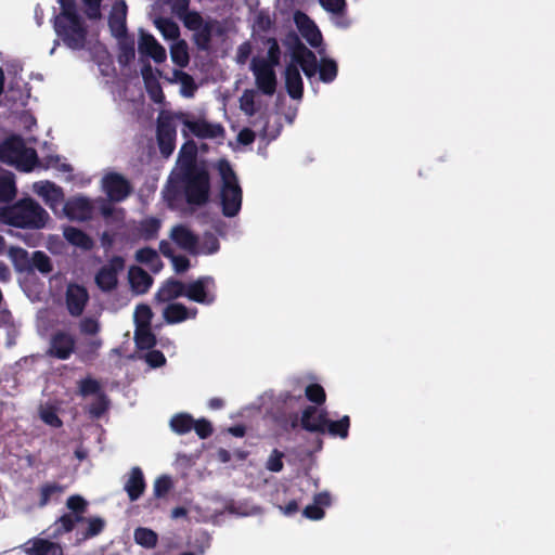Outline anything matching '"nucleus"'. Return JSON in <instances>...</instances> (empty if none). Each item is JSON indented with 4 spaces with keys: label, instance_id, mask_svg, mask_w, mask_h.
<instances>
[{
    "label": "nucleus",
    "instance_id": "393cba45",
    "mask_svg": "<svg viewBox=\"0 0 555 555\" xmlns=\"http://www.w3.org/2000/svg\"><path fill=\"white\" fill-rule=\"evenodd\" d=\"M129 500L137 501L145 490V480L140 467H132L124 486Z\"/></svg>",
    "mask_w": 555,
    "mask_h": 555
},
{
    "label": "nucleus",
    "instance_id": "e2e57ef3",
    "mask_svg": "<svg viewBox=\"0 0 555 555\" xmlns=\"http://www.w3.org/2000/svg\"><path fill=\"white\" fill-rule=\"evenodd\" d=\"M144 359L151 367L162 366L166 362L165 356L157 350L146 352Z\"/></svg>",
    "mask_w": 555,
    "mask_h": 555
},
{
    "label": "nucleus",
    "instance_id": "0e129e2a",
    "mask_svg": "<svg viewBox=\"0 0 555 555\" xmlns=\"http://www.w3.org/2000/svg\"><path fill=\"white\" fill-rule=\"evenodd\" d=\"M80 330L83 334L87 335H94L100 330V324L96 319L94 318H85L80 322Z\"/></svg>",
    "mask_w": 555,
    "mask_h": 555
},
{
    "label": "nucleus",
    "instance_id": "b1692460",
    "mask_svg": "<svg viewBox=\"0 0 555 555\" xmlns=\"http://www.w3.org/2000/svg\"><path fill=\"white\" fill-rule=\"evenodd\" d=\"M158 75H160V73L155 72L151 65H146L142 68V78L150 98L155 103L160 104L164 102L165 95L158 82Z\"/></svg>",
    "mask_w": 555,
    "mask_h": 555
},
{
    "label": "nucleus",
    "instance_id": "4468645a",
    "mask_svg": "<svg viewBox=\"0 0 555 555\" xmlns=\"http://www.w3.org/2000/svg\"><path fill=\"white\" fill-rule=\"evenodd\" d=\"M125 267L121 257H114L107 264L103 266L95 275L98 287L105 292H112L118 283V272Z\"/></svg>",
    "mask_w": 555,
    "mask_h": 555
},
{
    "label": "nucleus",
    "instance_id": "774afa93",
    "mask_svg": "<svg viewBox=\"0 0 555 555\" xmlns=\"http://www.w3.org/2000/svg\"><path fill=\"white\" fill-rule=\"evenodd\" d=\"M193 429H195L196 434L202 439L207 438L211 434V425L206 420L194 422Z\"/></svg>",
    "mask_w": 555,
    "mask_h": 555
},
{
    "label": "nucleus",
    "instance_id": "ddd939ff",
    "mask_svg": "<svg viewBox=\"0 0 555 555\" xmlns=\"http://www.w3.org/2000/svg\"><path fill=\"white\" fill-rule=\"evenodd\" d=\"M64 215L72 221L83 222L92 218L94 212L93 202L83 195L68 198L63 206Z\"/></svg>",
    "mask_w": 555,
    "mask_h": 555
},
{
    "label": "nucleus",
    "instance_id": "20e7f679",
    "mask_svg": "<svg viewBox=\"0 0 555 555\" xmlns=\"http://www.w3.org/2000/svg\"><path fill=\"white\" fill-rule=\"evenodd\" d=\"M61 12L54 18L59 38L72 50H81L87 44V28L77 13L73 0H59Z\"/></svg>",
    "mask_w": 555,
    "mask_h": 555
},
{
    "label": "nucleus",
    "instance_id": "6ab92c4d",
    "mask_svg": "<svg viewBox=\"0 0 555 555\" xmlns=\"http://www.w3.org/2000/svg\"><path fill=\"white\" fill-rule=\"evenodd\" d=\"M127 4L125 0H115L108 15V27L112 36H120L127 31Z\"/></svg>",
    "mask_w": 555,
    "mask_h": 555
},
{
    "label": "nucleus",
    "instance_id": "6e6d98bb",
    "mask_svg": "<svg viewBox=\"0 0 555 555\" xmlns=\"http://www.w3.org/2000/svg\"><path fill=\"white\" fill-rule=\"evenodd\" d=\"M284 453L273 450L266 462V468L272 473H279L283 469Z\"/></svg>",
    "mask_w": 555,
    "mask_h": 555
},
{
    "label": "nucleus",
    "instance_id": "a19ab883",
    "mask_svg": "<svg viewBox=\"0 0 555 555\" xmlns=\"http://www.w3.org/2000/svg\"><path fill=\"white\" fill-rule=\"evenodd\" d=\"M155 26L166 40H172L173 42L179 40L180 29L177 23L169 18H157L155 20Z\"/></svg>",
    "mask_w": 555,
    "mask_h": 555
},
{
    "label": "nucleus",
    "instance_id": "39448f33",
    "mask_svg": "<svg viewBox=\"0 0 555 555\" xmlns=\"http://www.w3.org/2000/svg\"><path fill=\"white\" fill-rule=\"evenodd\" d=\"M216 168L220 176V205L222 214L232 218L235 217L242 207L243 192L236 173L225 159H219Z\"/></svg>",
    "mask_w": 555,
    "mask_h": 555
},
{
    "label": "nucleus",
    "instance_id": "79ce46f5",
    "mask_svg": "<svg viewBox=\"0 0 555 555\" xmlns=\"http://www.w3.org/2000/svg\"><path fill=\"white\" fill-rule=\"evenodd\" d=\"M219 241L212 233H206L202 238L198 237L195 255H212L219 250Z\"/></svg>",
    "mask_w": 555,
    "mask_h": 555
},
{
    "label": "nucleus",
    "instance_id": "c756f323",
    "mask_svg": "<svg viewBox=\"0 0 555 555\" xmlns=\"http://www.w3.org/2000/svg\"><path fill=\"white\" fill-rule=\"evenodd\" d=\"M259 91L246 89L240 96V109L247 116H254L260 108Z\"/></svg>",
    "mask_w": 555,
    "mask_h": 555
},
{
    "label": "nucleus",
    "instance_id": "423d86ee",
    "mask_svg": "<svg viewBox=\"0 0 555 555\" xmlns=\"http://www.w3.org/2000/svg\"><path fill=\"white\" fill-rule=\"evenodd\" d=\"M0 160L28 172L37 164V153L33 147H27L18 137H12L0 144Z\"/></svg>",
    "mask_w": 555,
    "mask_h": 555
},
{
    "label": "nucleus",
    "instance_id": "f8f14e48",
    "mask_svg": "<svg viewBox=\"0 0 555 555\" xmlns=\"http://www.w3.org/2000/svg\"><path fill=\"white\" fill-rule=\"evenodd\" d=\"M294 22L301 37L317 50L319 55H323L325 46L323 44L322 34L314 22L300 11L294 14Z\"/></svg>",
    "mask_w": 555,
    "mask_h": 555
},
{
    "label": "nucleus",
    "instance_id": "4be33fe9",
    "mask_svg": "<svg viewBox=\"0 0 555 555\" xmlns=\"http://www.w3.org/2000/svg\"><path fill=\"white\" fill-rule=\"evenodd\" d=\"M165 79L170 83L179 85V93L185 99L194 98L198 89L194 78L181 69H173L169 76H165Z\"/></svg>",
    "mask_w": 555,
    "mask_h": 555
},
{
    "label": "nucleus",
    "instance_id": "e433bc0d",
    "mask_svg": "<svg viewBox=\"0 0 555 555\" xmlns=\"http://www.w3.org/2000/svg\"><path fill=\"white\" fill-rule=\"evenodd\" d=\"M350 426V418L344 415L338 421H331L326 418L325 433H328L333 437H340L346 439L348 437Z\"/></svg>",
    "mask_w": 555,
    "mask_h": 555
},
{
    "label": "nucleus",
    "instance_id": "338daca9",
    "mask_svg": "<svg viewBox=\"0 0 555 555\" xmlns=\"http://www.w3.org/2000/svg\"><path fill=\"white\" fill-rule=\"evenodd\" d=\"M66 505L69 509H72L75 513H82L85 511L87 502L80 495H72L68 498Z\"/></svg>",
    "mask_w": 555,
    "mask_h": 555
},
{
    "label": "nucleus",
    "instance_id": "0eeeda50",
    "mask_svg": "<svg viewBox=\"0 0 555 555\" xmlns=\"http://www.w3.org/2000/svg\"><path fill=\"white\" fill-rule=\"evenodd\" d=\"M177 121L183 125L182 134L188 137L189 133L199 139H219L223 137L224 129L220 124L209 122L203 117H194L190 113H175Z\"/></svg>",
    "mask_w": 555,
    "mask_h": 555
},
{
    "label": "nucleus",
    "instance_id": "37998d69",
    "mask_svg": "<svg viewBox=\"0 0 555 555\" xmlns=\"http://www.w3.org/2000/svg\"><path fill=\"white\" fill-rule=\"evenodd\" d=\"M279 402L282 403L283 411L287 413L294 409L301 408V405L305 402V399L302 397L301 391L294 393L285 391L280 393Z\"/></svg>",
    "mask_w": 555,
    "mask_h": 555
},
{
    "label": "nucleus",
    "instance_id": "4c0bfd02",
    "mask_svg": "<svg viewBox=\"0 0 555 555\" xmlns=\"http://www.w3.org/2000/svg\"><path fill=\"white\" fill-rule=\"evenodd\" d=\"M16 194L14 175L12 172L0 173V202H9Z\"/></svg>",
    "mask_w": 555,
    "mask_h": 555
},
{
    "label": "nucleus",
    "instance_id": "f257e3e1",
    "mask_svg": "<svg viewBox=\"0 0 555 555\" xmlns=\"http://www.w3.org/2000/svg\"><path fill=\"white\" fill-rule=\"evenodd\" d=\"M196 147L184 144L178 157V169L163 190L164 201L170 209L182 210L185 204L202 205L209 196V177L194 166Z\"/></svg>",
    "mask_w": 555,
    "mask_h": 555
},
{
    "label": "nucleus",
    "instance_id": "72a5a7b5",
    "mask_svg": "<svg viewBox=\"0 0 555 555\" xmlns=\"http://www.w3.org/2000/svg\"><path fill=\"white\" fill-rule=\"evenodd\" d=\"M135 259L137 261L147 266L154 273L159 272L163 268L158 253L149 247L139 249L135 253Z\"/></svg>",
    "mask_w": 555,
    "mask_h": 555
},
{
    "label": "nucleus",
    "instance_id": "5fc2aeb1",
    "mask_svg": "<svg viewBox=\"0 0 555 555\" xmlns=\"http://www.w3.org/2000/svg\"><path fill=\"white\" fill-rule=\"evenodd\" d=\"M306 397L314 403L321 404L325 401V391L322 386L311 384L305 389Z\"/></svg>",
    "mask_w": 555,
    "mask_h": 555
},
{
    "label": "nucleus",
    "instance_id": "473e14b6",
    "mask_svg": "<svg viewBox=\"0 0 555 555\" xmlns=\"http://www.w3.org/2000/svg\"><path fill=\"white\" fill-rule=\"evenodd\" d=\"M64 237L74 246L85 250L91 249L93 241L81 230L74 227H66L64 229Z\"/></svg>",
    "mask_w": 555,
    "mask_h": 555
},
{
    "label": "nucleus",
    "instance_id": "f03ea898",
    "mask_svg": "<svg viewBox=\"0 0 555 555\" xmlns=\"http://www.w3.org/2000/svg\"><path fill=\"white\" fill-rule=\"evenodd\" d=\"M295 46L291 52V62L286 65L285 87L288 95L294 100H300L304 92V81L300 69L308 78H312L318 72V59L314 52L302 44L297 37H288Z\"/></svg>",
    "mask_w": 555,
    "mask_h": 555
},
{
    "label": "nucleus",
    "instance_id": "69168bd1",
    "mask_svg": "<svg viewBox=\"0 0 555 555\" xmlns=\"http://www.w3.org/2000/svg\"><path fill=\"white\" fill-rule=\"evenodd\" d=\"M321 5L328 12L339 14L345 10V0H320Z\"/></svg>",
    "mask_w": 555,
    "mask_h": 555
},
{
    "label": "nucleus",
    "instance_id": "13d9d810",
    "mask_svg": "<svg viewBox=\"0 0 555 555\" xmlns=\"http://www.w3.org/2000/svg\"><path fill=\"white\" fill-rule=\"evenodd\" d=\"M107 409V400L104 395H98L90 405L89 412L94 417H100Z\"/></svg>",
    "mask_w": 555,
    "mask_h": 555
},
{
    "label": "nucleus",
    "instance_id": "bf43d9fd",
    "mask_svg": "<svg viewBox=\"0 0 555 555\" xmlns=\"http://www.w3.org/2000/svg\"><path fill=\"white\" fill-rule=\"evenodd\" d=\"M79 389L82 396L95 395V397L100 393V385L96 380L87 378L80 382Z\"/></svg>",
    "mask_w": 555,
    "mask_h": 555
},
{
    "label": "nucleus",
    "instance_id": "5701e85b",
    "mask_svg": "<svg viewBox=\"0 0 555 555\" xmlns=\"http://www.w3.org/2000/svg\"><path fill=\"white\" fill-rule=\"evenodd\" d=\"M170 238L182 249L195 255L198 237L185 225L179 224L171 229Z\"/></svg>",
    "mask_w": 555,
    "mask_h": 555
},
{
    "label": "nucleus",
    "instance_id": "c9c22d12",
    "mask_svg": "<svg viewBox=\"0 0 555 555\" xmlns=\"http://www.w3.org/2000/svg\"><path fill=\"white\" fill-rule=\"evenodd\" d=\"M170 57L180 68H184L189 65V48L184 40H177L170 46Z\"/></svg>",
    "mask_w": 555,
    "mask_h": 555
},
{
    "label": "nucleus",
    "instance_id": "a211bd4d",
    "mask_svg": "<svg viewBox=\"0 0 555 555\" xmlns=\"http://www.w3.org/2000/svg\"><path fill=\"white\" fill-rule=\"evenodd\" d=\"M34 192L40 196L44 203L53 210L55 211L56 208L63 203L64 201V193L63 190L57 186L56 184L50 182V181H39L34 183L33 185Z\"/></svg>",
    "mask_w": 555,
    "mask_h": 555
},
{
    "label": "nucleus",
    "instance_id": "dca6fc26",
    "mask_svg": "<svg viewBox=\"0 0 555 555\" xmlns=\"http://www.w3.org/2000/svg\"><path fill=\"white\" fill-rule=\"evenodd\" d=\"M88 301L89 293L85 286L76 283L68 284L65 293V302L70 315H81Z\"/></svg>",
    "mask_w": 555,
    "mask_h": 555
},
{
    "label": "nucleus",
    "instance_id": "412c9836",
    "mask_svg": "<svg viewBox=\"0 0 555 555\" xmlns=\"http://www.w3.org/2000/svg\"><path fill=\"white\" fill-rule=\"evenodd\" d=\"M75 348V340L70 334L59 332L51 338L49 352L51 356L65 360L69 358Z\"/></svg>",
    "mask_w": 555,
    "mask_h": 555
},
{
    "label": "nucleus",
    "instance_id": "58836bf2",
    "mask_svg": "<svg viewBox=\"0 0 555 555\" xmlns=\"http://www.w3.org/2000/svg\"><path fill=\"white\" fill-rule=\"evenodd\" d=\"M159 248L163 255L171 260L172 267L177 273H182L189 269L190 260L185 256H175L169 243L162 242Z\"/></svg>",
    "mask_w": 555,
    "mask_h": 555
},
{
    "label": "nucleus",
    "instance_id": "7c9ffc66",
    "mask_svg": "<svg viewBox=\"0 0 555 555\" xmlns=\"http://www.w3.org/2000/svg\"><path fill=\"white\" fill-rule=\"evenodd\" d=\"M180 20H182L185 27L196 31L198 36L203 37L205 40H208L209 28L197 12L189 11L182 15Z\"/></svg>",
    "mask_w": 555,
    "mask_h": 555
},
{
    "label": "nucleus",
    "instance_id": "9b49d317",
    "mask_svg": "<svg viewBox=\"0 0 555 555\" xmlns=\"http://www.w3.org/2000/svg\"><path fill=\"white\" fill-rule=\"evenodd\" d=\"M185 297L198 304L211 305L216 300L215 279L205 275L185 284Z\"/></svg>",
    "mask_w": 555,
    "mask_h": 555
},
{
    "label": "nucleus",
    "instance_id": "de8ad7c7",
    "mask_svg": "<svg viewBox=\"0 0 555 555\" xmlns=\"http://www.w3.org/2000/svg\"><path fill=\"white\" fill-rule=\"evenodd\" d=\"M268 51L266 56H255L253 60H263L271 66H279L281 62V50L275 39H269L267 41Z\"/></svg>",
    "mask_w": 555,
    "mask_h": 555
},
{
    "label": "nucleus",
    "instance_id": "2f4dec72",
    "mask_svg": "<svg viewBox=\"0 0 555 555\" xmlns=\"http://www.w3.org/2000/svg\"><path fill=\"white\" fill-rule=\"evenodd\" d=\"M337 63L335 60L323 55H320V62L318 61L319 78L324 83H330L337 77Z\"/></svg>",
    "mask_w": 555,
    "mask_h": 555
},
{
    "label": "nucleus",
    "instance_id": "1a4fd4ad",
    "mask_svg": "<svg viewBox=\"0 0 555 555\" xmlns=\"http://www.w3.org/2000/svg\"><path fill=\"white\" fill-rule=\"evenodd\" d=\"M288 426L295 429L300 424L301 427L311 433H325L326 415L315 406L308 405L304 409L301 417L297 413H291Z\"/></svg>",
    "mask_w": 555,
    "mask_h": 555
},
{
    "label": "nucleus",
    "instance_id": "052dcab7",
    "mask_svg": "<svg viewBox=\"0 0 555 555\" xmlns=\"http://www.w3.org/2000/svg\"><path fill=\"white\" fill-rule=\"evenodd\" d=\"M302 515L311 520H321L324 518L325 512L312 502V504H309L304 508Z\"/></svg>",
    "mask_w": 555,
    "mask_h": 555
},
{
    "label": "nucleus",
    "instance_id": "ea45409f",
    "mask_svg": "<svg viewBox=\"0 0 555 555\" xmlns=\"http://www.w3.org/2000/svg\"><path fill=\"white\" fill-rule=\"evenodd\" d=\"M170 428L178 435H184L193 429L194 420L188 413H178L170 420Z\"/></svg>",
    "mask_w": 555,
    "mask_h": 555
},
{
    "label": "nucleus",
    "instance_id": "680f3d73",
    "mask_svg": "<svg viewBox=\"0 0 555 555\" xmlns=\"http://www.w3.org/2000/svg\"><path fill=\"white\" fill-rule=\"evenodd\" d=\"M40 416L46 424L52 427H60L62 425V422L56 415L55 411L50 408L41 409Z\"/></svg>",
    "mask_w": 555,
    "mask_h": 555
},
{
    "label": "nucleus",
    "instance_id": "2eb2a0df",
    "mask_svg": "<svg viewBox=\"0 0 555 555\" xmlns=\"http://www.w3.org/2000/svg\"><path fill=\"white\" fill-rule=\"evenodd\" d=\"M102 188L113 202L124 201L131 192L129 182L121 175L115 172L103 177Z\"/></svg>",
    "mask_w": 555,
    "mask_h": 555
},
{
    "label": "nucleus",
    "instance_id": "9d476101",
    "mask_svg": "<svg viewBox=\"0 0 555 555\" xmlns=\"http://www.w3.org/2000/svg\"><path fill=\"white\" fill-rule=\"evenodd\" d=\"M175 114L162 113L157 120V141L163 156L169 157L176 145Z\"/></svg>",
    "mask_w": 555,
    "mask_h": 555
},
{
    "label": "nucleus",
    "instance_id": "603ef678",
    "mask_svg": "<svg viewBox=\"0 0 555 555\" xmlns=\"http://www.w3.org/2000/svg\"><path fill=\"white\" fill-rule=\"evenodd\" d=\"M160 228V221L157 218H146L141 222L140 231L146 238L154 237Z\"/></svg>",
    "mask_w": 555,
    "mask_h": 555
},
{
    "label": "nucleus",
    "instance_id": "864d4df0",
    "mask_svg": "<svg viewBox=\"0 0 555 555\" xmlns=\"http://www.w3.org/2000/svg\"><path fill=\"white\" fill-rule=\"evenodd\" d=\"M87 530L83 533V539L92 538L102 532L105 527V521L101 517H90L87 519Z\"/></svg>",
    "mask_w": 555,
    "mask_h": 555
},
{
    "label": "nucleus",
    "instance_id": "f3484780",
    "mask_svg": "<svg viewBox=\"0 0 555 555\" xmlns=\"http://www.w3.org/2000/svg\"><path fill=\"white\" fill-rule=\"evenodd\" d=\"M138 50L141 55L151 57L155 63H163L167 59L165 48L155 39L154 36L140 30Z\"/></svg>",
    "mask_w": 555,
    "mask_h": 555
},
{
    "label": "nucleus",
    "instance_id": "3c124183",
    "mask_svg": "<svg viewBox=\"0 0 555 555\" xmlns=\"http://www.w3.org/2000/svg\"><path fill=\"white\" fill-rule=\"evenodd\" d=\"M31 270L37 269L41 273L51 271V263L49 257L42 251H35L30 257Z\"/></svg>",
    "mask_w": 555,
    "mask_h": 555
},
{
    "label": "nucleus",
    "instance_id": "8fccbe9b",
    "mask_svg": "<svg viewBox=\"0 0 555 555\" xmlns=\"http://www.w3.org/2000/svg\"><path fill=\"white\" fill-rule=\"evenodd\" d=\"M152 310L146 305H139L133 313L135 327L151 326Z\"/></svg>",
    "mask_w": 555,
    "mask_h": 555
},
{
    "label": "nucleus",
    "instance_id": "a878e982",
    "mask_svg": "<svg viewBox=\"0 0 555 555\" xmlns=\"http://www.w3.org/2000/svg\"><path fill=\"white\" fill-rule=\"evenodd\" d=\"M131 288L137 294H143L149 291L153 283L152 276L140 267H131L128 272Z\"/></svg>",
    "mask_w": 555,
    "mask_h": 555
},
{
    "label": "nucleus",
    "instance_id": "bb28decb",
    "mask_svg": "<svg viewBox=\"0 0 555 555\" xmlns=\"http://www.w3.org/2000/svg\"><path fill=\"white\" fill-rule=\"evenodd\" d=\"M118 43L119 55L118 61L120 64L127 65L135 56V40L133 36L128 33H124L120 36H113Z\"/></svg>",
    "mask_w": 555,
    "mask_h": 555
},
{
    "label": "nucleus",
    "instance_id": "a18cd8bd",
    "mask_svg": "<svg viewBox=\"0 0 555 555\" xmlns=\"http://www.w3.org/2000/svg\"><path fill=\"white\" fill-rule=\"evenodd\" d=\"M63 487L55 482H49L40 488L39 505L44 506L52 500L57 499L63 493Z\"/></svg>",
    "mask_w": 555,
    "mask_h": 555
},
{
    "label": "nucleus",
    "instance_id": "7ed1b4c3",
    "mask_svg": "<svg viewBox=\"0 0 555 555\" xmlns=\"http://www.w3.org/2000/svg\"><path fill=\"white\" fill-rule=\"evenodd\" d=\"M50 221L48 211L33 198L0 208V222L21 229L40 230Z\"/></svg>",
    "mask_w": 555,
    "mask_h": 555
},
{
    "label": "nucleus",
    "instance_id": "6e6552de",
    "mask_svg": "<svg viewBox=\"0 0 555 555\" xmlns=\"http://www.w3.org/2000/svg\"><path fill=\"white\" fill-rule=\"evenodd\" d=\"M249 69L255 79L256 90L267 96H272L278 87L275 67L267 64L263 60H253Z\"/></svg>",
    "mask_w": 555,
    "mask_h": 555
},
{
    "label": "nucleus",
    "instance_id": "c03bdc74",
    "mask_svg": "<svg viewBox=\"0 0 555 555\" xmlns=\"http://www.w3.org/2000/svg\"><path fill=\"white\" fill-rule=\"evenodd\" d=\"M133 537H134V541L139 545L146 547V548H152L157 543L156 532H154L152 529H149V528H143V527L137 528L134 530Z\"/></svg>",
    "mask_w": 555,
    "mask_h": 555
},
{
    "label": "nucleus",
    "instance_id": "4d7b16f0",
    "mask_svg": "<svg viewBox=\"0 0 555 555\" xmlns=\"http://www.w3.org/2000/svg\"><path fill=\"white\" fill-rule=\"evenodd\" d=\"M172 487V482L170 477L168 476H160L158 477L153 486L154 495L156 498L164 496Z\"/></svg>",
    "mask_w": 555,
    "mask_h": 555
},
{
    "label": "nucleus",
    "instance_id": "49530a36",
    "mask_svg": "<svg viewBox=\"0 0 555 555\" xmlns=\"http://www.w3.org/2000/svg\"><path fill=\"white\" fill-rule=\"evenodd\" d=\"M134 340L140 349H150L155 345V336L151 326L135 327Z\"/></svg>",
    "mask_w": 555,
    "mask_h": 555
},
{
    "label": "nucleus",
    "instance_id": "f704fd0d",
    "mask_svg": "<svg viewBox=\"0 0 555 555\" xmlns=\"http://www.w3.org/2000/svg\"><path fill=\"white\" fill-rule=\"evenodd\" d=\"M8 255L16 271L27 272L31 270L30 256L25 249L10 247Z\"/></svg>",
    "mask_w": 555,
    "mask_h": 555
},
{
    "label": "nucleus",
    "instance_id": "09e8293b",
    "mask_svg": "<svg viewBox=\"0 0 555 555\" xmlns=\"http://www.w3.org/2000/svg\"><path fill=\"white\" fill-rule=\"evenodd\" d=\"M80 520H82V518L78 515L68 514L62 516L53 526V535L56 537L70 531L75 527V524Z\"/></svg>",
    "mask_w": 555,
    "mask_h": 555
},
{
    "label": "nucleus",
    "instance_id": "cd10ccee",
    "mask_svg": "<svg viewBox=\"0 0 555 555\" xmlns=\"http://www.w3.org/2000/svg\"><path fill=\"white\" fill-rule=\"evenodd\" d=\"M164 318L168 323H179L186 319H193L196 315V309L189 310L182 304H169L163 311Z\"/></svg>",
    "mask_w": 555,
    "mask_h": 555
},
{
    "label": "nucleus",
    "instance_id": "aec40b11",
    "mask_svg": "<svg viewBox=\"0 0 555 555\" xmlns=\"http://www.w3.org/2000/svg\"><path fill=\"white\" fill-rule=\"evenodd\" d=\"M21 548L27 555H63V550L57 543L41 538L27 541Z\"/></svg>",
    "mask_w": 555,
    "mask_h": 555
},
{
    "label": "nucleus",
    "instance_id": "c85d7f7f",
    "mask_svg": "<svg viewBox=\"0 0 555 555\" xmlns=\"http://www.w3.org/2000/svg\"><path fill=\"white\" fill-rule=\"evenodd\" d=\"M180 296H185V284L180 281L168 280L158 289L156 299L162 302H167Z\"/></svg>",
    "mask_w": 555,
    "mask_h": 555
}]
</instances>
